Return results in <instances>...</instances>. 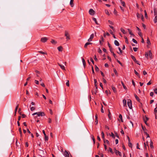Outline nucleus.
Listing matches in <instances>:
<instances>
[{
    "instance_id": "nucleus-8",
    "label": "nucleus",
    "mask_w": 157,
    "mask_h": 157,
    "mask_svg": "<svg viewBox=\"0 0 157 157\" xmlns=\"http://www.w3.org/2000/svg\"><path fill=\"white\" fill-rule=\"evenodd\" d=\"M48 40V39L45 37H42L41 39V41L42 42L44 43L46 42L47 40Z\"/></svg>"
},
{
    "instance_id": "nucleus-61",
    "label": "nucleus",
    "mask_w": 157,
    "mask_h": 157,
    "mask_svg": "<svg viewBox=\"0 0 157 157\" xmlns=\"http://www.w3.org/2000/svg\"><path fill=\"white\" fill-rule=\"evenodd\" d=\"M109 50H110V51L111 53H113V52H114L113 51V49H112V48H109Z\"/></svg>"
},
{
    "instance_id": "nucleus-62",
    "label": "nucleus",
    "mask_w": 157,
    "mask_h": 157,
    "mask_svg": "<svg viewBox=\"0 0 157 157\" xmlns=\"http://www.w3.org/2000/svg\"><path fill=\"white\" fill-rule=\"evenodd\" d=\"M100 86L102 88V89H103V86L102 83L101 82L100 83Z\"/></svg>"
},
{
    "instance_id": "nucleus-30",
    "label": "nucleus",
    "mask_w": 157,
    "mask_h": 157,
    "mask_svg": "<svg viewBox=\"0 0 157 157\" xmlns=\"http://www.w3.org/2000/svg\"><path fill=\"white\" fill-rule=\"evenodd\" d=\"M51 43L53 44H56L57 43V42L55 41L54 40L52 39L51 41Z\"/></svg>"
},
{
    "instance_id": "nucleus-56",
    "label": "nucleus",
    "mask_w": 157,
    "mask_h": 157,
    "mask_svg": "<svg viewBox=\"0 0 157 157\" xmlns=\"http://www.w3.org/2000/svg\"><path fill=\"white\" fill-rule=\"evenodd\" d=\"M144 148L146 150L147 149V145L145 143H144Z\"/></svg>"
},
{
    "instance_id": "nucleus-19",
    "label": "nucleus",
    "mask_w": 157,
    "mask_h": 157,
    "mask_svg": "<svg viewBox=\"0 0 157 157\" xmlns=\"http://www.w3.org/2000/svg\"><path fill=\"white\" fill-rule=\"evenodd\" d=\"M143 120L144 122H147V121L148 120V118L145 116V117L143 118Z\"/></svg>"
},
{
    "instance_id": "nucleus-48",
    "label": "nucleus",
    "mask_w": 157,
    "mask_h": 157,
    "mask_svg": "<svg viewBox=\"0 0 157 157\" xmlns=\"http://www.w3.org/2000/svg\"><path fill=\"white\" fill-rule=\"evenodd\" d=\"M35 109V108L34 107H32L30 108V110L32 111L34 110Z\"/></svg>"
},
{
    "instance_id": "nucleus-46",
    "label": "nucleus",
    "mask_w": 157,
    "mask_h": 157,
    "mask_svg": "<svg viewBox=\"0 0 157 157\" xmlns=\"http://www.w3.org/2000/svg\"><path fill=\"white\" fill-rule=\"evenodd\" d=\"M132 41L135 43H136V44H137V41L136 40H135L134 39V38L132 39Z\"/></svg>"
},
{
    "instance_id": "nucleus-63",
    "label": "nucleus",
    "mask_w": 157,
    "mask_h": 157,
    "mask_svg": "<svg viewBox=\"0 0 157 157\" xmlns=\"http://www.w3.org/2000/svg\"><path fill=\"white\" fill-rule=\"evenodd\" d=\"M143 74L144 75H145L147 74V73L145 71H143Z\"/></svg>"
},
{
    "instance_id": "nucleus-28",
    "label": "nucleus",
    "mask_w": 157,
    "mask_h": 157,
    "mask_svg": "<svg viewBox=\"0 0 157 157\" xmlns=\"http://www.w3.org/2000/svg\"><path fill=\"white\" fill-rule=\"evenodd\" d=\"M91 138L93 141L94 144L95 143V140L93 135L91 136Z\"/></svg>"
},
{
    "instance_id": "nucleus-4",
    "label": "nucleus",
    "mask_w": 157,
    "mask_h": 157,
    "mask_svg": "<svg viewBox=\"0 0 157 157\" xmlns=\"http://www.w3.org/2000/svg\"><path fill=\"white\" fill-rule=\"evenodd\" d=\"M114 152L117 155H119V156H122L121 153L119 151H117L115 148L114 149Z\"/></svg>"
},
{
    "instance_id": "nucleus-22",
    "label": "nucleus",
    "mask_w": 157,
    "mask_h": 157,
    "mask_svg": "<svg viewBox=\"0 0 157 157\" xmlns=\"http://www.w3.org/2000/svg\"><path fill=\"white\" fill-rule=\"evenodd\" d=\"M93 20L95 22V24L97 25H98V22L97 21L96 19L94 17H93Z\"/></svg>"
},
{
    "instance_id": "nucleus-14",
    "label": "nucleus",
    "mask_w": 157,
    "mask_h": 157,
    "mask_svg": "<svg viewBox=\"0 0 157 157\" xmlns=\"http://www.w3.org/2000/svg\"><path fill=\"white\" fill-rule=\"evenodd\" d=\"M74 0H71L70 2V5L71 7H73L74 6L73 3Z\"/></svg>"
},
{
    "instance_id": "nucleus-20",
    "label": "nucleus",
    "mask_w": 157,
    "mask_h": 157,
    "mask_svg": "<svg viewBox=\"0 0 157 157\" xmlns=\"http://www.w3.org/2000/svg\"><path fill=\"white\" fill-rule=\"evenodd\" d=\"M155 17L154 19V23H155L157 22V15H155Z\"/></svg>"
},
{
    "instance_id": "nucleus-2",
    "label": "nucleus",
    "mask_w": 157,
    "mask_h": 157,
    "mask_svg": "<svg viewBox=\"0 0 157 157\" xmlns=\"http://www.w3.org/2000/svg\"><path fill=\"white\" fill-rule=\"evenodd\" d=\"M65 35L66 37V39L67 40H68L70 39V37L69 35V34L67 31H65Z\"/></svg>"
},
{
    "instance_id": "nucleus-45",
    "label": "nucleus",
    "mask_w": 157,
    "mask_h": 157,
    "mask_svg": "<svg viewBox=\"0 0 157 157\" xmlns=\"http://www.w3.org/2000/svg\"><path fill=\"white\" fill-rule=\"evenodd\" d=\"M95 70L96 71H98L99 70V68L98 67L96 66H95Z\"/></svg>"
},
{
    "instance_id": "nucleus-3",
    "label": "nucleus",
    "mask_w": 157,
    "mask_h": 157,
    "mask_svg": "<svg viewBox=\"0 0 157 157\" xmlns=\"http://www.w3.org/2000/svg\"><path fill=\"white\" fill-rule=\"evenodd\" d=\"M89 12V13L91 15H93L95 14V11L92 9H90Z\"/></svg>"
},
{
    "instance_id": "nucleus-6",
    "label": "nucleus",
    "mask_w": 157,
    "mask_h": 157,
    "mask_svg": "<svg viewBox=\"0 0 157 157\" xmlns=\"http://www.w3.org/2000/svg\"><path fill=\"white\" fill-rule=\"evenodd\" d=\"M63 155L65 157H69V154L67 151L66 150L65 151Z\"/></svg>"
},
{
    "instance_id": "nucleus-25",
    "label": "nucleus",
    "mask_w": 157,
    "mask_h": 157,
    "mask_svg": "<svg viewBox=\"0 0 157 157\" xmlns=\"http://www.w3.org/2000/svg\"><path fill=\"white\" fill-rule=\"evenodd\" d=\"M121 84L122 85V86H123V87L125 89V90H126L127 89V87H126V86H125V85H124V82H122V81H121Z\"/></svg>"
},
{
    "instance_id": "nucleus-40",
    "label": "nucleus",
    "mask_w": 157,
    "mask_h": 157,
    "mask_svg": "<svg viewBox=\"0 0 157 157\" xmlns=\"http://www.w3.org/2000/svg\"><path fill=\"white\" fill-rule=\"evenodd\" d=\"M108 111H109V113L108 114V115L109 118L110 119H111V117H110L111 113H110V111L109 109L108 110Z\"/></svg>"
},
{
    "instance_id": "nucleus-31",
    "label": "nucleus",
    "mask_w": 157,
    "mask_h": 157,
    "mask_svg": "<svg viewBox=\"0 0 157 157\" xmlns=\"http://www.w3.org/2000/svg\"><path fill=\"white\" fill-rule=\"evenodd\" d=\"M120 1L121 2V3L122 4V6H124V7H125V2H124V1H122V0H120Z\"/></svg>"
},
{
    "instance_id": "nucleus-37",
    "label": "nucleus",
    "mask_w": 157,
    "mask_h": 157,
    "mask_svg": "<svg viewBox=\"0 0 157 157\" xmlns=\"http://www.w3.org/2000/svg\"><path fill=\"white\" fill-rule=\"evenodd\" d=\"M145 56L146 58H148V51L147 52H145Z\"/></svg>"
},
{
    "instance_id": "nucleus-43",
    "label": "nucleus",
    "mask_w": 157,
    "mask_h": 157,
    "mask_svg": "<svg viewBox=\"0 0 157 157\" xmlns=\"http://www.w3.org/2000/svg\"><path fill=\"white\" fill-rule=\"evenodd\" d=\"M109 151H110V152L112 154H113V151H112V149L111 147H109Z\"/></svg>"
},
{
    "instance_id": "nucleus-5",
    "label": "nucleus",
    "mask_w": 157,
    "mask_h": 157,
    "mask_svg": "<svg viewBox=\"0 0 157 157\" xmlns=\"http://www.w3.org/2000/svg\"><path fill=\"white\" fill-rule=\"evenodd\" d=\"M38 116H43L45 115V114L44 112H38Z\"/></svg>"
},
{
    "instance_id": "nucleus-11",
    "label": "nucleus",
    "mask_w": 157,
    "mask_h": 157,
    "mask_svg": "<svg viewBox=\"0 0 157 157\" xmlns=\"http://www.w3.org/2000/svg\"><path fill=\"white\" fill-rule=\"evenodd\" d=\"M148 56H149L150 59H151L152 58V53L151 51L150 50L148 51Z\"/></svg>"
},
{
    "instance_id": "nucleus-21",
    "label": "nucleus",
    "mask_w": 157,
    "mask_h": 157,
    "mask_svg": "<svg viewBox=\"0 0 157 157\" xmlns=\"http://www.w3.org/2000/svg\"><path fill=\"white\" fill-rule=\"evenodd\" d=\"M82 62L83 65L84 67H85V66H86V63L85 60L84 58H82Z\"/></svg>"
},
{
    "instance_id": "nucleus-29",
    "label": "nucleus",
    "mask_w": 157,
    "mask_h": 157,
    "mask_svg": "<svg viewBox=\"0 0 157 157\" xmlns=\"http://www.w3.org/2000/svg\"><path fill=\"white\" fill-rule=\"evenodd\" d=\"M121 31L124 34H126V33L125 30L123 28H121Z\"/></svg>"
},
{
    "instance_id": "nucleus-26",
    "label": "nucleus",
    "mask_w": 157,
    "mask_h": 157,
    "mask_svg": "<svg viewBox=\"0 0 157 157\" xmlns=\"http://www.w3.org/2000/svg\"><path fill=\"white\" fill-rule=\"evenodd\" d=\"M136 99L138 101H140V99L137 96L136 94H135L134 95Z\"/></svg>"
},
{
    "instance_id": "nucleus-33",
    "label": "nucleus",
    "mask_w": 157,
    "mask_h": 157,
    "mask_svg": "<svg viewBox=\"0 0 157 157\" xmlns=\"http://www.w3.org/2000/svg\"><path fill=\"white\" fill-rule=\"evenodd\" d=\"M147 43L148 44L150 45L151 44L150 40L148 37H147Z\"/></svg>"
},
{
    "instance_id": "nucleus-10",
    "label": "nucleus",
    "mask_w": 157,
    "mask_h": 157,
    "mask_svg": "<svg viewBox=\"0 0 157 157\" xmlns=\"http://www.w3.org/2000/svg\"><path fill=\"white\" fill-rule=\"evenodd\" d=\"M123 106L124 107H127V101L126 99H124L123 101Z\"/></svg>"
},
{
    "instance_id": "nucleus-58",
    "label": "nucleus",
    "mask_w": 157,
    "mask_h": 157,
    "mask_svg": "<svg viewBox=\"0 0 157 157\" xmlns=\"http://www.w3.org/2000/svg\"><path fill=\"white\" fill-rule=\"evenodd\" d=\"M108 22H109V23L111 24V25H113V23L111 21H110V20H109L108 21Z\"/></svg>"
},
{
    "instance_id": "nucleus-47",
    "label": "nucleus",
    "mask_w": 157,
    "mask_h": 157,
    "mask_svg": "<svg viewBox=\"0 0 157 157\" xmlns=\"http://www.w3.org/2000/svg\"><path fill=\"white\" fill-rule=\"evenodd\" d=\"M111 136L114 139L115 138V136L113 132H111Z\"/></svg>"
},
{
    "instance_id": "nucleus-15",
    "label": "nucleus",
    "mask_w": 157,
    "mask_h": 157,
    "mask_svg": "<svg viewBox=\"0 0 157 157\" xmlns=\"http://www.w3.org/2000/svg\"><path fill=\"white\" fill-rule=\"evenodd\" d=\"M156 107L155 109L154 110V113L155 114V118H156V114L157 112V104H156Z\"/></svg>"
},
{
    "instance_id": "nucleus-41",
    "label": "nucleus",
    "mask_w": 157,
    "mask_h": 157,
    "mask_svg": "<svg viewBox=\"0 0 157 157\" xmlns=\"http://www.w3.org/2000/svg\"><path fill=\"white\" fill-rule=\"evenodd\" d=\"M105 12L106 14L108 15H109V13L107 10H105Z\"/></svg>"
},
{
    "instance_id": "nucleus-64",
    "label": "nucleus",
    "mask_w": 157,
    "mask_h": 157,
    "mask_svg": "<svg viewBox=\"0 0 157 157\" xmlns=\"http://www.w3.org/2000/svg\"><path fill=\"white\" fill-rule=\"evenodd\" d=\"M154 91L155 93L156 94H157V88L155 89L154 90Z\"/></svg>"
},
{
    "instance_id": "nucleus-49",
    "label": "nucleus",
    "mask_w": 157,
    "mask_h": 157,
    "mask_svg": "<svg viewBox=\"0 0 157 157\" xmlns=\"http://www.w3.org/2000/svg\"><path fill=\"white\" fill-rule=\"evenodd\" d=\"M140 17H141V19L143 21V20L144 19V16L143 15H142V14H141L140 15Z\"/></svg>"
},
{
    "instance_id": "nucleus-12",
    "label": "nucleus",
    "mask_w": 157,
    "mask_h": 157,
    "mask_svg": "<svg viewBox=\"0 0 157 157\" xmlns=\"http://www.w3.org/2000/svg\"><path fill=\"white\" fill-rule=\"evenodd\" d=\"M58 64L60 67H61V68L63 70H65V67H64V66L60 64L59 63H58Z\"/></svg>"
},
{
    "instance_id": "nucleus-32",
    "label": "nucleus",
    "mask_w": 157,
    "mask_h": 157,
    "mask_svg": "<svg viewBox=\"0 0 157 157\" xmlns=\"http://www.w3.org/2000/svg\"><path fill=\"white\" fill-rule=\"evenodd\" d=\"M131 58H132V59H133V60L135 62L136 61V59L135 57L132 56V55H131Z\"/></svg>"
},
{
    "instance_id": "nucleus-38",
    "label": "nucleus",
    "mask_w": 157,
    "mask_h": 157,
    "mask_svg": "<svg viewBox=\"0 0 157 157\" xmlns=\"http://www.w3.org/2000/svg\"><path fill=\"white\" fill-rule=\"evenodd\" d=\"M38 52L43 54H47V53L46 52H44L42 51H39Z\"/></svg>"
},
{
    "instance_id": "nucleus-7",
    "label": "nucleus",
    "mask_w": 157,
    "mask_h": 157,
    "mask_svg": "<svg viewBox=\"0 0 157 157\" xmlns=\"http://www.w3.org/2000/svg\"><path fill=\"white\" fill-rule=\"evenodd\" d=\"M94 34L93 33L90 35V38L88 40V41L89 42H90L91 41L93 38H94Z\"/></svg>"
},
{
    "instance_id": "nucleus-54",
    "label": "nucleus",
    "mask_w": 157,
    "mask_h": 157,
    "mask_svg": "<svg viewBox=\"0 0 157 157\" xmlns=\"http://www.w3.org/2000/svg\"><path fill=\"white\" fill-rule=\"evenodd\" d=\"M132 144L131 142H128V146L129 147H132Z\"/></svg>"
},
{
    "instance_id": "nucleus-42",
    "label": "nucleus",
    "mask_w": 157,
    "mask_h": 157,
    "mask_svg": "<svg viewBox=\"0 0 157 157\" xmlns=\"http://www.w3.org/2000/svg\"><path fill=\"white\" fill-rule=\"evenodd\" d=\"M45 136V141H48V136L46 135V136Z\"/></svg>"
},
{
    "instance_id": "nucleus-23",
    "label": "nucleus",
    "mask_w": 157,
    "mask_h": 157,
    "mask_svg": "<svg viewBox=\"0 0 157 157\" xmlns=\"http://www.w3.org/2000/svg\"><path fill=\"white\" fill-rule=\"evenodd\" d=\"M112 88L114 92L116 93L117 92V91L116 90V89L115 87L113 86H112Z\"/></svg>"
},
{
    "instance_id": "nucleus-18",
    "label": "nucleus",
    "mask_w": 157,
    "mask_h": 157,
    "mask_svg": "<svg viewBox=\"0 0 157 157\" xmlns=\"http://www.w3.org/2000/svg\"><path fill=\"white\" fill-rule=\"evenodd\" d=\"M57 49L59 51L61 52L63 50V48L62 46H59L58 47Z\"/></svg>"
},
{
    "instance_id": "nucleus-36",
    "label": "nucleus",
    "mask_w": 157,
    "mask_h": 157,
    "mask_svg": "<svg viewBox=\"0 0 157 157\" xmlns=\"http://www.w3.org/2000/svg\"><path fill=\"white\" fill-rule=\"evenodd\" d=\"M128 30L130 34L132 35H134L132 33V31L129 29H128Z\"/></svg>"
},
{
    "instance_id": "nucleus-44",
    "label": "nucleus",
    "mask_w": 157,
    "mask_h": 157,
    "mask_svg": "<svg viewBox=\"0 0 157 157\" xmlns=\"http://www.w3.org/2000/svg\"><path fill=\"white\" fill-rule=\"evenodd\" d=\"M106 35L109 36V34L108 33H107L106 34L105 33L103 34V36L104 37H105Z\"/></svg>"
},
{
    "instance_id": "nucleus-57",
    "label": "nucleus",
    "mask_w": 157,
    "mask_h": 157,
    "mask_svg": "<svg viewBox=\"0 0 157 157\" xmlns=\"http://www.w3.org/2000/svg\"><path fill=\"white\" fill-rule=\"evenodd\" d=\"M141 127H142V129L143 130V131H145V127H144L142 125H141Z\"/></svg>"
},
{
    "instance_id": "nucleus-16",
    "label": "nucleus",
    "mask_w": 157,
    "mask_h": 157,
    "mask_svg": "<svg viewBox=\"0 0 157 157\" xmlns=\"http://www.w3.org/2000/svg\"><path fill=\"white\" fill-rule=\"evenodd\" d=\"M154 15H157V9L155 8L154 10Z\"/></svg>"
},
{
    "instance_id": "nucleus-59",
    "label": "nucleus",
    "mask_w": 157,
    "mask_h": 157,
    "mask_svg": "<svg viewBox=\"0 0 157 157\" xmlns=\"http://www.w3.org/2000/svg\"><path fill=\"white\" fill-rule=\"evenodd\" d=\"M141 14H139V13H137V17L138 18H140V17H140V15Z\"/></svg>"
},
{
    "instance_id": "nucleus-13",
    "label": "nucleus",
    "mask_w": 157,
    "mask_h": 157,
    "mask_svg": "<svg viewBox=\"0 0 157 157\" xmlns=\"http://www.w3.org/2000/svg\"><path fill=\"white\" fill-rule=\"evenodd\" d=\"M92 44V43L90 42H87L84 45V48H87V46L88 45H90V44Z\"/></svg>"
},
{
    "instance_id": "nucleus-24",
    "label": "nucleus",
    "mask_w": 157,
    "mask_h": 157,
    "mask_svg": "<svg viewBox=\"0 0 157 157\" xmlns=\"http://www.w3.org/2000/svg\"><path fill=\"white\" fill-rule=\"evenodd\" d=\"M150 146L151 147V148L152 149L154 148V147L153 145V142H152V141L151 140V141H150Z\"/></svg>"
},
{
    "instance_id": "nucleus-1",
    "label": "nucleus",
    "mask_w": 157,
    "mask_h": 157,
    "mask_svg": "<svg viewBox=\"0 0 157 157\" xmlns=\"http://www.w3.org/2000/svg\"><path fill=\"white\" fill-rule=\"evenodd\" d=\"M128 105L130 109L132 108V102L130 99H128L127 102Z\"/></svg>"
},
{
    "instance_id": "nucleus-39",
    "label": "nucleus",
    "mask_w": 157,
    "mask_h": 157,
    "mask_svg": "<svg viewBox=\"0 0 157 157\" xmlns=\"http://www.w3.org/2000/svg\"><path fill=\"white\" fill-rule=\"evenodd\" d=\"M119 117L121 120V121L123 122L122 120V116L121 114H120L119 116Z\"/></svg>"
},
{
    "instance_id": "nucleus-34",
    "label": "nucleus",
    "mask_w": 157,
    "mask_h": 157,
    "mask_svg": "<svg viewBox=\"0 0 157 157\" xmlns=\"http://www.w3.org/2000/svg\"><path fill=\"white\" fill-rule=\"evenodd\" d=\"M118 48L119 50L120 51V53H119V52H117V53L118 54H122V50H121V48L120 47H118Z\"/></svg>"
},
{
    "instance_id": "nucleus-27",
    "label": "nucleus",
    "mask_w": 157,
    "mask_h": 157,
    "mask_svg": "<svg viewBox=\"0 0 157 157\" xmlns=\"http://www.w3.org/2000/svg\"><path fill=\"white\" fill-rule=\"evenodd\" d=\"M134 72L135 74L138 76L139 78H140V76L139 74L135 70H134Z\"/></svg>"
},
{
    "instance_id": "nucleus-60",
    "label": "nucleus",
    "mask_w": 157,
    "mask_h": 157,
    "mask_svg": "<svg viewBox=\"0 0 157 157\" xmlns=\"http://www.w3.org/2000/svg\"><path fill=\"white\" fill-rule=\"evenodd\" d=\"M90 60L92 62V63L93 64H94V61L93 59L92 58H90Z\"/></svg>"
},
{
    "instance_id": "nucleus-52",
    "label": "nucleus",
    "mask_w": 157,
    "mask_h": 157,
    "mask_svg": "<svg viewBox=\"0 0 157 157\" xmlns=\"http://www.w3.org/2000/svg\"><path fill=\"white\" fill-rule=\"evenodd\" d=\"M101 40V41L104 42V39L103 38L102 36H101V40Z\"/></svg>"
},
{
    "instance_id": "nucleus-51",
    "label": "nucleus",
    "mask_w": 157,
    "mask_h": 157,
    "mask_svg": "<svg viewBox=\"0 0 157 157\" xmlns=\"http://www.w3.org/2000/svg\"><path fill=\"white\" fill-rule=\"evenodd\" d=\"M133 49L134 51L136 52L137 51L138 48L136 47H134L133 48Z\"/></svg>"
},
{
    "instance_id": "nucleus-55",
    "label": "nucleus",
    "mask_w": 157,
    "mask_h": 157,
    "mask_svg": "<svg viewBox=\"0 0 157 157\" xmlns=\"http://www.w3.org/2000/svg\"><path fill=\"white\" fill-rule=\"evenodd\" d=\"M18 107H19V105H17V106H16V108H15V111H17V109L18 108Z\"/></svg>"
},
{
    "instance_id": "nucleus-35",
    "label": "nucleus",
    "mask_w": 157,
    "mask_h": 157,
    "mask_svg": "<svg viewBox=\"0 0 157 157\" xmlns=\"http://www.w3.org/2000/svg\"><path fill=\"white\" fill-rule=\"evenodd\" d=\"M113 71H114V72L115 74L116 75H117V76H118V73L117 72V70H116V69H113Z\"/></svg>"
},
{
    "instance_id": "nucleus-17",
    "label": "nucleus",
    "mask_w": 157,
    "mask_h": 157,
    "mask_svg": "<svg viewBox=\"0 0 157 157\" xmlns=\"http://www.w3.org/2000/svg\"><path fill=\"white\" fill-rule=\"evenodd\" d=\"M114 42L116 46H119V43L118 42L117 40H115L114 41Z\"/></svg>"
},
{
    "instance_id": "nucleus-50",
    "label": "nucleus",
    "mask_w": 157,
    "mask_h": 157,
    "mask_svg": "<svg viewBox=\"0 0 157 157\" xmlns=\"http://www.w3.org/2000/svg\"><path fill=\"white\" fill-rule=\"evenodd\" d=\"M66 85L67 86H69V80H67V82L66 83Z\"/></svg>"
},
{
    "instance_id": "nucleus-53",
    "label": "nucleus",
    "mask_w": 157,
    "mask_h": 157,
    "mask_svg": "<svg viewBox=\"0 0 157 157\" xmlns=\"http://www.w3.org/2000/svg\"><path fill=\"white\" fill-rule=\"evenodd\" d=\"M138 34L140 36L142 37L141 33L140 31L138 32Z\"/></svg>"
},
{
    "instance_id": "nucleus-9",
    "label": "nucleus",
    "mask_w": 157,
    "mask_h": 157,
    "mask_svg": "<svg viewBox=\"0 0 157 157\" xmlns=\"http://www.w3.org/2000/svg\"><path fill=\"white\" fill-rule=\"evenodd\" d=\"M101 137L103 140V141L104 144H105V135L104 133L103 132H102L101 133Z\"/></svg>"
}]
</instances>
